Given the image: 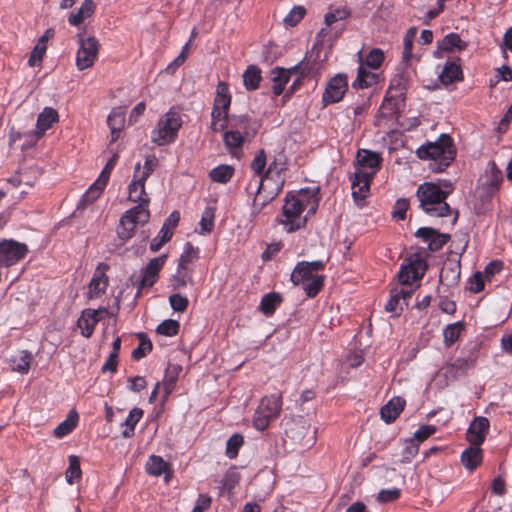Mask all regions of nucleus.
Listing matches in <instances>:
<instances>
[{"instance_id": "b1692460", "label": "nucleus", "mask_w": 512, "mask_h": 512, "mask_svg": "<svg viewBox=\"0 0 512 512\" xmlns=\"http://www.w3.org/2000/svg\"><path fill=\"white\" fill-rule=\"evenodd\" d=\"M372 179L371 177H360L357 174L350 177L352 196L357 205H361L368 196Z\"/></svg>"}, {"instance_id": "4d7b16f0", "label": "nucleus", "mask_w": 512, "mask_h": 512, "mask_svg": "<svg viewBox=\"0 0 512 512\" xmlns=\"http://www.w3.org/2000/svg\"><path fill=\"white\" fill-rule=\"evenodd\" d=\"M172 235V231H168L166 227H161L157 236L153 238L150 243V250L152 252L158 251L163 246V244H165L171 239Z\"/></svg>"}, {"instance_id": "39448f33", "label": "nucleus", "mask_w": 512, "mask_h": 512, "mask_svg": "<svg viewBox=\"0 0 512 512\" xmlns=\"http://www.w3.org/2000/svg\"><path fill=\"white\" fill-rule=\"evenodd\" d=\"M181 125L180 115L173 110H169L159 119L156 127L152 130V142L158 146L174 142Z\"/></svg>"}, {"instance_id": "9b49d317", "label": "nucleus", "mask_w": 512, "mask_h": 512, "mask_svg": "<svg viewBox=\"0 0 512 512\" xmlns=\"http://www.w3.org/2000/svg\"><path fill=\"white\" fill-rule=\"evenodd\" d=\"M382 157L379 153L368 149H359L354 165L355 171L360 177H371L377 174L381 168Z\"/></svg>"}, {"instance_id": "0e129e2a", "label": "nucleus", "mask_w": 512, "mask_h": 512, "mask_svg": "<svg viewBox=\"0 0 512 512\" xmlns=\"http://www.w3.org/2000/svg\"><path fill=\"white\" fill-rule=\"evenodd\" d=\"M169 304L174 311L183 313L189 305V300L186 296L175 293L169 296Z\"/></svg>"}, {"instance_id": "4be33fe9", "label": "nucleus", "mask_w": 512, "mask_h": 512, "mask_svg": "<svg viewBox=\"0 0 512 512\" xmlns=\"http://www.w3.org/2000/svg\"><path fill=\"white\" fill-rule=\"evenodd\" d=\"M461 274V266L457 261H447L444 263L440 275L439 282L444 287H454L459 283Z\"/></svg>"}, {"instance_id": "2eb2a0df", "label": "nucleus", "mask_w": 512, "mask_h": 512, "mask_svg": "<svg viewBox=\"0 0 512 512\" xmlns=\"http://www.w3.org/2000/svg\"><path fill=\"white\" fill-rule=\"evenodd\" d=\"M348 89V76L344 73L332 77L325 88L322 101L325 105L339 102Z\"/></svg>"}, {"instance_id": "774afa93", "label": "nucleus", "mask_w": 512, "mask_h": 512, "mask_svg": "<svg viewBox=\"0 0 512 512\" xmlns=\"http://www.w3.org/2000/svg\"><path fill=\"white\" fill-rule=\"evenodd\" d=\"M315 64L306 58L302 59L295 66L291 67V73L299 74L301 77L310 75L314 70Z\"/></svg>"}, {"instance_id": "a211bd4d", "label": "nucleus", "mask_w": 512, "mask_h": 512, "mask_svg": "<svg viewBox=\"0 0 512 512\" xmlns=\"http://www.w3.org/2000/svg\"><path fill=\"white\" fill-rule=\"evenodd\" d=\"M107 269L108 266L103 263H100L97 266L89 284L88 297L90 299L99 298L105 293L108 286V277L106 275Z\"/></svg>"}, {"instance_id": "49530a36", "label": "nucleus", "mask_w": 512, "mask_h": 512, "mask_svg": "<svg viewBox=\"0 0 512 512\" xmlns=\"http://www.w3.org/2000/svg\"><path fill=\"white\" fill-rule=\"evenodd\" d=\"M325 276H314L312 279L304 282L301 286L310 298L315 297L323 288Z\"/></svg>"}, {"instance_id": "20e7f679", "label": "nucleus", "mask_w": 512, "mask_h": 512, "mask_svg": "<svg viewBox=\"0 0 512 512\" xmlns=\"http://www.w3.org/2000/svg\"><path fill=\"white\" fill-rule=\"evenodd\" d=\"M230 104L231 94L228 85L225 82H219L211 111V129L213 131H221L226 128L230 118L228 115Z\"/></svg>"}, {"instance_id": "9d476101", "label": "nucleus", "mask_w": 512, "mask_h": 512, "mask_svg": "<svg viewBox=\"0 0 512 512\" xmlns=\"http://www.w3.org/2000/svg\"><path fill=\"white\" fill-rule=\"evenodd\" d=\"M167 255L162 254L158 257L152 258L145 267H143L139 275L132 276L133 284L137 286L138 290L152 287L159 278V272L163 268Z\"/></svg>"}, {"instance_id": "f257e3e1", "label": "nucleus", "mask_w": 512, "mask_h": 512, "mask_svg": "<svg viewBox=\"0 0 512 512\" xmlns=\"http://www.w3.org/2000/svg\"><path fill=\"white\" fill-rule=\"evenodd\" d=\"M318 188L301 189L297 193H288L282 207L280 224L287 233L295 232L305 226L307 218L315 214L318 207Z\"/></svg>"}, {"instance_id": "e2e57ef3", "label": "nucleus", "mask_w": 512, "mask_h": 512, "mask_svg": "<svg viewBox=\"0 0 512 512\" xmlns=\"http://www.w3.org/2000/svg\"><path fill=\"white\" fill-rule=\"evenodd\" d=\"M416 36V28L411 27L408 29V31L405 34L404 40H403V59L405 61H409L412 57V47H413V41Z\"/></svg>"}, {"instance_id": "f8f14e48", "label": "nucleus", "mask_w": 512, "mask_h": 512, "mask_svg": "<svg viewBox=\"0 0 512 512\" xmlns=\"http://www.w3.org/2000/svg\"><path fill=\"white\" fill-rule=\"evenodd\" d=\"M118 161V155L114 154L106 163L98 179L89 187L80 200V205L92 203L102 194L106 187L110 174Z\"/></svg>"}, {"instance_id": "8fccbe9b", "label": "nucleus", "mask_w": 512, "mask_h": 512, "mask_svg": "<svg viewBox=\"0 0 512 512\" xmlns=\"http://www.w3.org/2000/svg\"><path fill=\"white\" fill-rule=\"evenodd\" d=\"M214 217V209L211 207L205 208L199 222L200 234H208L212 232V230L214 229Z\"/></svg>"}, {"instance_id": "338daca9", "label": "nucleus", "mask_w": 512, "mask_h": 512, "mask_svg": "<svg viewBox=\"0 0 512 512\" xmlns=\"http://www.w3.org/2000/svg\"><path fill=\"white\" fill-rule=\"evenodd\" d=\"M404 304H402L401 300L395 294L393 290L390 292V298L385 304V310L389 313L394 314L395 316H398L400 312L403 310Z\"/></svg>"}, {"instance_id": "864d4df0", "label": "nucleus", "mask_w": 512, "mask_h": 512, "mask_svg": "<svg viewBox=\"0 0 512 512\" xmlns=\"http://www.w3.org/2000/svg\"><path fill=\"white\" fill-rule=\"evenodd\" d=\"M180 324L177 320L166 319L162 321L156 328V332L160 335L172 337L178 334Z\"/></svg>"}, {"instance_id": "4468645a", "label": "nucleus", "mask_w": 512, "mask_h": 512, "mask_svg": "<svg viewBox=\"0 0 512 512\" xmlns=\"http://www.w3.org/2000/svg\"><path fill=\"white\" fill-rule=\"evenodd\" d=\"M99 50V43L95 37L79 38V48L76 54V66L84 70L93 66Z\"/></svg>"}, {"instance_id": "c85d7f7f", "label": "nucleus", "mask_w": 512, "mask_h": 512, "mask_svg": "<svg viewBox=\"0 0 512 512\" xmlns=\"http://www.w3.org/2000/svg\"><path fill=\"white\" fill-rule=\"evenodd\" d=\"M291 70L283 67H275L271 70L272 91L279 96L283 93L286 84L290 79Z\"/></svg>"}, {"instance_id": "6ab92c4d", "label": "nucleus", "mask_w": 512, "mask_h": 512, "mask_svg": "<svg viewBox=\"0 0 512 512\" xmlns=\"http://www.w3.org/2000/svg\"><path fill=\"white\" fill-rule=\"evenodd\" d=\"M489 420L485 417H476L469 425L466 433L467 441L472 445H481L489 430Z\"/></svg>"}, {"instance_id": "bb28decb", "label": "nucleus", "mask_w": 512, "mask_h": 512, "mask_svg": "<svg viewBox=\"0 0 512 512\" xmlns=\"http://www.w3.org/2000/svg\"><path fill=\"white\" fill-rule=\"evenodd\" d=\"M479 446L471 444L461 454V462L469 471L475 470L482 462L483 453Z\"/></svg>"}, {"instance_id": "680f3d73", "label": "nucleus", "mask_w": 512, "mask_h": 512, "mask_svg": "<svg viewBox=\"0 0 512 512\" xmlns=\"http://www.w3.org/2000/svg\"><path fill=\"white\" fill-rule=\"evenodd\" d=\"M418 451H419L418 443L413 439L407 440L405 442V447L403 448V451H402L401 462L402 463L411 462L412 459L418 454Z\"/></svg>"}, {"instance_id": "69168bd1", "label": "nucleus", "mask_w": 512, "mask_h": 512, "mask_svg": "<svg viewBox=\"0 0 512 512\" xmlns=\"http://www.w3.org/2000/svg\"><path fill=\"white\" fill-rule=\"evenodd\" d=\"M46 44L43 41H38L35 45L33 51L31 52L30 58L28 60V64L31 67L37 66L42 61L45 52H46Z\"/></svg>"}, {"instance_id": "cd10ccee", "label": "nucleus", "mask_w": 512, "mask_h": 512, "mask_svg": "<svg viewBox=\"0 0 512 512\" xmlns=\"http://www.w3.org/2000/svg\"><path fill=\"white\" fill-rule=\"evenodd\" d=\"M405 406V400L401 397L392 398L387 404H385L381 410V418L386 423H391L396 420V418L403 411Z\"/></svg>"}, {"instance_id": "3c124183", "label": "nucleus", "mask_w": 512, "mask_h": 512, "mask_svg": "<svg viewBox=\"0 0 512 512\" xmlns=\"http://www.w3.org/2000/svg\"><path fill=\"white\" fill-rule=\"evenodd\" d=\"M240 475L236 471H228L225 473L221 480L220 493H231L238 485Z\"/></svg>"}, {"instance_id": "c756f323", "label": "nucleus", "mask_w": 512, "mask_h": 512, "mask_svg": "<svg viewBox=\"0 0 512 512\" xmlns=\"http://www.w3.org/2000/svg\"><path fill=\"white\" fill-rule=\"evenodd\" d=\"M246 140H248V138L240 135L237 131L227 129L223 134L224 145L232 156H240L242 145Z\"/></svg>"}, {"instance_id": "72a5a7b5", "label": "nucleus", "mask_w": 512, "mask_h": 512, "mask_svg": "<svg viewBox=\"0 0 512 512\" xmlns=\"http://www.w3.org/2000/svg\"><path fill=\"white\" fill-rule=\"evenodd\" d=\"M79 420L78 413L75 410H71L67 418L62 421L53 431V435L56 438H63L70 434L77 426Z\"/></svg>"}, {"instance_id": "393cba45", "label": "nucleus", "mask_w": 512, "mask_h": 512, "mask_svg": "<svg viewBox=\"0 0 512 512\" xmlns=\"http://www.w3.org/2000/svg\"><path fill=\"white\" fill-rule=\"evenodd\" d=\"M360 65L358 67V72L355 80L352 82V87L354 89H366L371 87L377 82L378 75L374 72L368 70L367 67L364 66L361 51L357 53Z\"/></svg>"}, {"instance_id": "e433bc0d", "label": "nucleus", "mask_w": 512, "mask_h": 512, "mask_svg": "<svg viewBox=\"0 0 512 512\" xmlns=\"http://www.w3.org/2000/svg\"><path fill=\"white\" fill-rule=\"evenodd\" d=\"M143 416V410L140 408H133L129 411L123 426L125 427L121 434L124 438H130L134 435L135 427Z\"/></svg>"}, {"instance_id": "603ef678", "label": "nucleus", "mask_w": 512, "mask_h": 512, "mask_svg": "<svg viewBox=\"0 0 512 512\" xmlns=\"http://www.w3.org/2000/svg\"><path fill=\"white\" fill-rule=\"evenodd\" d=\"M281 303V297L279 294L276 293H270L265 295L260 303V307L262 312L265 315L272 314L276 307Z\"/></svg>"}, {"instance_id": "79ce46f5", "label": "nucleus", "mask_w": 512, "mask_h": 512, "mask_svg": "<svg viewBox=\"0 0 512 512\" xmlns=\"http://www.w3.org/2000/svg\"><path fill=\"white\" fill-rule=\"evenodd\" d=\"M463 330L464 325L462 322H455L453 324L447 325L443 330L445 345L449 347L454 344L459 339Z\"/></svg>"}, {"instance_id": "f704fd0d", "label": "nucleus", "mask_w": 512, "mask_h": 512, "mask_svg": "<svg viewBox=\"0 0 512 512\" xmlns=\"http://www.w3.org/2000/svg\"><path fill=\"white\" fill-rule=\"evenodd\" d=\"M467 47L466 42L462 41L460 36L456 33L447 34L439 43V51L452 52L454 50H464Z\"/></svg>"}, {"instance_id": "f3484780", "label": "nucleus", "mask_w": 512, "mask_h": 512, "mask_svg": "<svg viewBox=\"0 0 512 512\" xmlns=\"http://www.w3.org/2000/svg\"><path fill=\"white\" fill-rule=\"evenodd\" d=\"M479 181L489 194H493L499 189L503 181L502 171L497 167L496 163L491 160L487 163L485 171Z\"/></svg>"}, {"instance_id": "a19ab883", "label": "nucleus", "mask_w": 512, "mask_h": 512, "mask_svg": "<svg viewBox=\"0 0 512 512\" xmlns=\"http://www.w3.org/2000/svg\"><path fill=\"white\" fill-rule=\"evenodd\" d=\"M234 174V168L230 165L221 164L214 167L209 172V177L213 182L225 184L230 181Z\"/></svg>"}, {"instance_id": "dca6fc26", "label": "nucleus", "mask_w": 512, "mask_h": 512, "mask_svg": "<svg viewBox=\"0 0 512 512\" xmlns=\"http://www.w3.org/2000/svg\"><path fill=\"white\" fill-rule=\"evenodd\" d=\"M324 267L325 263L321 260L298 262L291 273L290 280L294 285H302L314 276H320L319 271Z\"/></svg>"}, {"instance_id": "6e6d98bb", "label": "nucleus", "mask_w": 512, "mask_h": 512, "mask_svg": "<svg viewBox=\"0 0 512 512\" xmlns=\"http://www.w3.org/2000/svg\"><path fill=\"white\" fill-rule=\"evenodd\" d=\"M243 436L240 434H233L226 444V455L233 459L237 456L240 447L243 445Z\"/></svg>"}, {"instance_id": "1a4fd4ad", "label": "nucleus", "mask_w": 512, "mask_h": 512, "mask_svg": "<svg viewBox=\"0 0 512 512\" xmlns=\"http://www.w3.org/2000/svg\"><path fill=\"white\" fill-rule=\"evenodd\" d=\"M248 189L255 190L253 201V212L259 213L269 202H271L283 189V181L279 180L270 187L263 183V179H252Z\"/></svg>"}, {"instance_id": "5fc2aeb1", "label": "nucleus", "mask_w": 512, "mask_h": 512, "mask_svg": "<svg viewBox=\"0 0 512 512\" xmlns=\"http://www.w3.org/2000/svg\"><path fill=\"white\" fill-rule=\"evenodd\" d=\"M384 61V53L378 48L372 49L366 56L364 66L371 69H378Z\"/></svg>"}, {"instance_id": "7ed1b4c3", "label": "nucleus", "mask_w": 512, "mask_h": 512, "mask_svg": "<svg viewBox=\"0 0 512 512\" xmlns=\"http://www.w3.org/2000/svg\"><path fill=\"white\" fill-rule=\"evenodd\" d=\"M417 156L423 160H434V171H443L456 157L453 140L448 134H441L434 142H428L417 149Z\"/></svg>"}, {"instance_id": "412c9836", "label": "nucleus", "mask_w": 512, "mask_h": 512, "mask_svg": "<svg viewBox=\"0 0 512 512\" xmlns=\"http://www.w3.org/2000/svg\"><path fill=\"white\" fill-rule=\"evenodd\" d=\"M146 180L133 173V179L128 186V199L138 205H145V208L149 209L150 199L145 192Z\"/></svg>"}, {"instance_id": "bf43d9fd", "label": "nucleus", "mask_w": 512, "mask_h": 512, "mask_svg": "<svg viewBox=\"0 0 512 512\" xmlns=\"http://www.w3.org/2000/svg\"><path fill=\"white\" fill-rule=\"evenodd\" d=\"M199 250L194 248L190 243L185 245L184 251L179 258V268L186 269V265L198 258Z\"/></svg>"}, {"instance_id": "a878e982", "label": "nucleus", "mask_w": 512, "mask_h": 512, "mask_svg": "<svg viewBox=\"0 0 512 512\" xmlns=\"http://www.w3.org/2000/svg\"><path fill=\"white\" fill-rule=\"evenodd\" d=\"M59 120L58 112L52 107H45L43 111L38 115L35 132L37 139L52 127V125Z\"/></svg>"}, {"instance_id": "c9c22d12", "label": "nucleus", "mask_w": 512, "mask_h": 512, "mask_svg": "<svg viewBox=\"0 0 512 512\" xmlns=\"http://www.w3.org/2000/svg\"><path fill=\"white\" fill-rule=\"evenodd\" d=\"M107 123L111 130L112 140L114 141L118 138V133L124 127V123H125L124 111L120 108L113 109L107 118Z\"/></svg>"}, {"instance_id": "2f4dec72", "label": "nucleus", "mask_w": 512, "mask_h": 512, "mask_svg": "<svg viewBox=\"0 0 512 512\" xmlns=\"http://www.w3.org/2000/svg\"><path fill=\"white\" fill-rule=\"evenodd\" d=\"M286 170V163L281 158H275L268 166L267 171L264 174L263 183L269 185V182L274 180V183L277 181H285L283 177V172Z\"/></svg>"}, {"instance_id": "423d86ee", "label": "nucleus", "mask_w": 512, "mask_h": 512, "mask_svg": "<svg viewBox=\"0 0 512 512\" xmlns=\"http://www.w3.org/2000/svg\"><path fill=\"white\" fill-rule=\"evenodd\" d=\"M282 408V396L274 394L264 396L253 416V425L259 430H265L270 422L278 417Z\"/></svg>"}, {"instance_id": "f03ea898", "label": "nucleus", "mask_w": 512, "mask_h": 512, "mask_svg": "<svg viewBox=\"0 0 512 512\" xmlns=\"http://www.w3.org/2000/svg\"><path fill=\"white\" fill-rule=\"evenodd\" d=\"M454 186L450 181L440 183L424 182L416 190L419 208L431 217H445L452 213L446 198L452 193Z\"/></svg>"}, {"instance_id": "09e8293b", "label": "nucleus", "mask_w": 512, "mask_h": 512, "mask_svg": "<svg viewBox=\"0 0 512 512\" xmlns=\"http://www.w3.org/2000/svg\"><path fill=\"white\" fill-rule=\"evenodd\" d=\"M267 163L266 153L263 149L259 150L253 158L250 168L256 174L254 179H260L264 177L265 167Z\"/></svg>"}, {"instance_id": "37998d69", "label": "nucleus", "mask_w": 512, "mask_h": 512, "mask_svg": "<svg viewBox=\"0 0 512 512\" xmlns=\"http://www.w3.org/2000/svg\"><path fill=\"white\" fill-rule=\"evenodd\" d=\"M167 463L162 457L151 455L146 462V472L152 476H160L167 470Z\"/></svg>"}, {"instance_id": "c03bdc74", "label": "nucleus", "mask_w": 512, "mask_h": 512, "mask_svg": "<svg viewBox=\"0 0 512 512\" xmlns=\"http://www.w3.org/2000/svg\"><path fill=\"white\" fill-rule=\"evenodd\" d=\"M158 160L155 156H147L143 167L140 162H137L134 167V174L140 176L142 179H148L157 166Z\"/></svg>"}, {"instance_id": "ea45409f", "label": "nucleus", "mask_w": 512, "mask_h": 512, "mask_svg": "<svg viewBox=\"0 0 512 512\" xmlns=\"http://www.w3.org/2000/svg\"><path fill=\"white\" fill-rule=\"evenodd\" d=\"M461 78L462 70L459 65L453 62L446 63L439 75L440 81L445 85L461 80Z\"/></svg>"}, {"instance_id": "13d9d810", "label": "nucleus", "mask_w": 512, "mask_h": 512, "mask_svg": "<svg viewBox=\"0 0 512 512\" xmlns=\"http://www.w3.org/2000/svg\"><path fill=\"white\" fill-rule=\"evenodd\" d=\"M305 13L306 9L304 8V6H294L290 10V12L285 16L284 23L287 26L293 27L303 19Z\"/></svg>"}, {"instance_id": "de8ad7c7", "label": "nucleus", "mask_w": 512, "mask_h": 512, "mask_svg": "<svg viewBox=\"0 0 512 512\" xmlns=\"http://www.w3.org/2000/svg\"><path fill=\"white\" fill-rule=\"evenodd\" d=\"M80 461L76 455L69 456V466L65 472L66 481L69 484H73L76 480L81 477Z\"/></svg>"}, {"instance_id": "4c0bfd02", "label": "nucleus", "mask_w": 512, "mask_h": 512, "mask_svg": "<svg viewBox=\"0 0 512 512\" xmlns=\"http://www.w3.org/2000/svg\"><path fill=\"white\" fill-rule=\"evenodd\" d=\"M32 354L26 350L20 351L11 358L12 370L20 374H27L32 361Z\"/></svg>"}, {"instance_id": "6e6552de", "label": "nucleus", "mask_w": 512, "mask_h": 512, "mask_svg": "<svg viewBox=\"0 0 512 512\" xmlns=\"http://www.w3.org/2000/svg\"><path fill=\"white\" fill-rule=\"evenodd\" d=\"M316 428L304 417H297L287 423L286 435L303 449L311 448L316 443Z\"/></svg>"}, {"instance_id": "0eeeda50", "label": "nucleus", "mask_w": 512, "mask_h": 512, "mask_svg": "<svg viewBox=\"0 0 512 512\" xmlns=\"http://www.w3.org/2000/svg\"><path fill=\"white\" fill-rule=\"evenodd\" d=\"M150 212L145 205H136L127 210L120 218L117 234L123 241L133 237L139 225H144L149 221Z\"/></svg>"}, {"instance_id": "7c9ffc66", "label": "nucleus", "mask_w": 512, "mask_h": 512, "mask_svg": "<svg viewBox=\"0 0 512 512\" xmlns=\"http://www.w3.org/2000/svg\"><path fill=\"white\" fill-rule=\"evenodd\" d=\"M181 370L182 368L179 365H169L166 369L164 379L161 383L163 387V402L167 401L170 394L173 392Z\"/></svg>"}, {"instance_id": "a18cd8bd", "label": "nucleus", "mask_w": 512, "mask_h": 512, "mask_svg": "<svg viewBox=\"0 0 512 512\" xmlns=\"http://www.w3.org/2000/svg\"><path fill=\"white\" fill-rule=\"evenodd\" d=\"M414 271V275L421 279L427 269L426 262L417 253L410 255L404 261Z\"/></svg>"}, {"instance_id": "ddd939ff", "label": "nucleus", "mask_w": 512, "mask_h": 512, "mask_svg": "<svg viewBox=\"0 0 512 512\" xmlns=\"http://www.w3.org/2000/svg\"><path fill=\"white\" fill-rule=\"evenodd\" d=\"M28 253L24 243L12 239L0 241V265L10 267L22 260Z\"/></svg>"}, {"instance_id": "473e14b6", "label": "nucleus", "mask_w": 512, "mask_h": 512, "mask_svg": "<svg viewBox=\"0 0 512 512\" xmlns=\"http://www.w3.org/2000/svg\"><path fill=\"white\" fill-rule=\"evenodd\" d=\"M95 11L93 0H84L76 12L68 17V22L72 26L80 25L86 18L90 17Z\"/></svg>"}, {"instance_id": "58836bf2", "label": "nucleus", "mask_w": 512, "mask_h": 512, "mask_svg": "<svg viewBox=\"0 0 512 512\" xmlns=\"http://www.w3.org/2000/svg\"><path fill=\"white\" fill-rule=\"evenodd\" d=\"M261 79V70L256 65H249L243 73V84L247 90H256Z\"/></svg>"}, {"instance_id": "5701e85b", "label": "nucleus", "mask_w": 512, "mask_h": 512, "mask_svg": "<svg viewBox=\"0 0 512 512\" xmlns=\"http://www.w3.org/2000/svg\"><path fill=\"white\" fill-rule=\"evenodd\" d=\"M103 312H105V310L93 309H87L82 312L77 321V325L81 330L82 336L89 338L93 334L94 328L100 320L99 314Z\"/></svg>"}, {"instance_id": "aec40b11", "label": "nucleus", "mask_w": 512, "mask_h": 512, "mask_svg": "<svg viewBox=\"0 0 512 512\" xmlns=\"http://www.w3.org/2000/svg\"><path fill=\"white\" fill-rule=\"evenodd\" d=\"M226 128L230 131H237L248 139H251L256 134V128L247 115H231Z\"/></svg>"}, {"instance_id": "052dcab7", "label": "nucleus", "mask_w": 512, "mask_h": 512, "mask_svg": "<svg viewBox=\"0 0 512 512\" xmlns=\"http://www.w3.org/2000/svg\"><path fill=\"white\" fill-rule=\"evenodd\" d=\"M140 343L137 348H135L132 352V357L135 360H140L144 356H146L152 349L151 342L146 338L145 334H139Z\"/></svg>"}]
</instances>
